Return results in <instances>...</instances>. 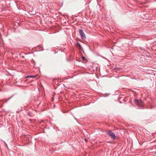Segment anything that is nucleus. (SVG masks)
Here are the masks:
<instances>
[{"label":"nucleus","instance_id":"nucleus-1","mask_svg":"<svg viewBox=\"0 0 156 156\" xmlns=\"http://www.w3.org/2000/svg\"><path fill=\"white\" fill-rule=\"evenodd\" d=\"M108 135L113 139H114L115 138V134L112 133L111 131H109L108 133Z\"/></svg>","mask_w":156,"mask_h":156},{"label":"nucleus","instance_id":"nucleus-2","mask_svg":"<svg viewBox=\"0 0 156 156\" xmlns=\"http://www.w3.org/2000/svg\"><path fill=\"white\" fill-rule=\"evenodd\" d=\"M79 32L81 38H85V36L83 30H80Z\"/></svg>","mask_w":156,"mask_h":156},{"label":"nucleus","instance_id":"nucleus-3","mask_svg":"<svg viewBox=\"0 0 156 156\" xmlns=\"http://www.w3.org/2000/svg\"><path fill=\"white\" fill-rule=\"evenodd\" d=\"M137 105H138L139 106H141L142 105V102L140 101H138L137 100Z\"/></svg>","mask_w":156,"mask_h":156},{"label":"nucleus","instance_id":"nucleus-4","mask_svg":"<svg viewBox=\"0 0 156 156\" xmlns=\"http://www.w3.org/2000/svg\"><path fill=\"white\" fill-rule=\"evenodd\" d=\"M37 76V75H36L35 76H27L26 77V78L27 77H31L33 78H34L36 76Z\"/></svg>","mask_w":156,"mask_h":156},{"label":"nucleus","instance_id":"nucleus-5","mask_svg":"<svg viewBox=\"0 0 156 156\" xmlns=\"http://www.w3.org/2000/svg\"><path fill=\"white\" fill-rule=\"evenodd\" d=\"M82 58L83 60H84L85 59V58L84 57H82Z\"/></svg>","mask_w":156,"mask_h":156},{"label":"nucleus","instance_id":"nucleus-6","mask_svg":"<svg viewBox=\"0 0 156 156\" xmlns=\"http://www.w3.org/2000/svg\"><path fill=\"white\" fill-rule=\"evenodd\" d=\"M78 43V44L79 45V46L80 48H81V45H80V44L79 43Z\"/></svg>","mask_w":156,"mask_h":156},{"label":"nucleus","instance_id":"nucleus-7","mask_svg":"<svg viewBox=\"0 0 156 156\" xmlns=\"http://www.w3.org/2000/svg\"><path fill=\"white\" fill-rule=\"evenodd\" d=\"M134 101H136V100H135Z\"/></svg>","mask_w":156,"mask_h":156},{"label":"nucleus","instance_id":"nucleus-8","mask_svg":"<svg viewBox=\"0 0 156 156\" xmlns=\"http://www.w3.org/2000/svg\"><path fill=\"white\" fill-rule=\"evenodd\" d=\"M85 140L87 141V139H85Z\"/></svg>","mask_w":156,"mask_h":156}]
</instances>
